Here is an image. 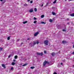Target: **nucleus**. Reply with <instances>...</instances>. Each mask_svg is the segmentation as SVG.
I'll return each mask as SVG.
<instances>
[{"instance_id": "44", "label": "nucleus", "mask_w": 74, "mask_h": 74, "mask_svg": "<svg viewBox=\"0 0 74 74\" xmlns=\"http://www.w3.org/2000/svg\"><path fill=\"white\" fill-rule=\"evenodd\" d=\"M1 1H3V0H0Z\"/></svg>"}, {"instance_id": "34", "label": "nucleus", "mask_w": 74, "mask_h": 74, "mask_svg": "<svg viewBox=\"0 0 74 74\" xmlns=\"http://www.w3.org/2000/svg\"><path fill=\"white\" fill-rule=\"evenodd\" d=\"M27 40H30V38H28L27 39Z\"/></svg>"}, {"instance_id": "15", "label": "nucleus", "mask_w": 74, "mask_h": 74, "mask_svg": "<svg viewBox=\"0 0 74 74\" xmlns=\"http://www.w3.org/2000/svg\"><path fill=\"white\" fill-rule=\"evenodd\" d=\"M35 12H37V9L35 8L34 9Z\"/></svg>"}, {"instance_id": "38", "label": "nucleus", "mask_w": 74, "mask_h": 74, "mask_svg": "<svg viewBox=\"0 0 74 74\" xmlns=\"http://www.w3.org/2000/svg\"><path fill=\"white\" fill-rule=\"evenodd\" d=\"M71 54H73V55H74V52H73V53H71Z\"/></svg>"}, {"instance_id": "32", "label": "nucleus", "mask_w": 74, "mask_h": 74, "mask_svg": "<svg viewBox=\"0 0 74 74\" xmlns=\"http://www.w3.org/2000/svg\"><path fill=\"white\" fill-rule=\"evenodd\" d=\"M44 53L45 54L47 53V51H44Z\"/></svg>"}, {"instance_id": "45", "label": "nucleus", "mask_w": 74, "mask_h": 74, "mask_svg": "<svg viewBox=\"0 0 74 74\" xmlns=\"http://www.w3.org/2000/svg\"><path fill=\"white\" fill-rule=\"evenodd\" d=\"M73 48H74V45H73Z\"/></svg>"}, {"instance_id": "26", "label": "nucleus", "mask_w": 74, "mask_h": 74, "mask_svg": "<svg viewBox=\"0 0 74 74\" xmlns=\"http://www.w3.org/2000/svg\"><path fill=\"white\" fill-rule=\"evenodd\" d=\"M2 49H3L2 48H0V52H1V51Z\"/></svg>"}, {"instance_id": "2", "label": "nucleus", "mask_w": 74, "mask_h": 74, "mask_svg": "<svg viewBox=\"0 0 74 74\" xmlns=\"http://www.w3.org/2000/svg\"><path fill=\"white\" fill-rule=\"evenodd\" d=\"M38 34H39V32H36L35 33V34H34V36L35 37H36V36H37V35Z\"/></svg>"}, {"instance_id": "43", "label": "nucleus", "mask_w": 74, "mask_h": 74, "mask_svg": "<svg viewBox=\"0 0 74 74\" xmlns=\"http://www.w3.org/2000/svg\"><path fill=\"white\" fill-rule=\"evenodd\" d=\"M69 23H69V22H68L67 23V24H68L69 25Z\"/></svg>"}, {"instance_id": "27", "label": "nucleus", "mask_w": 74, "mask_h": 74, "mask_svg": "<svg viewBox=\"0 0 74 74\" xmlns=\"http://www.w3.org/2000/svg\"><path fill=\"white\" fill-rule=\"evenodd\" d=\"M10 37H8V40H10Z\"/></svg>"}, {"instance_id": "12", "label": "nucleus", "mask_w": 74, "mask_h": 74, "mask_svg": "<svg viewBox=\"0 0 74 74\" xmlns=\"http://www.w3.org/2000/svg\"><path fill=\"white\" fill-rule=\"evenodd\" d=\"M12 65H15V63L14 62H12Z\"/></svg>"}, {"instance_id": "47", "label": "nucleus", "mask_w": 74, "mask_h": 74, "mask_svg": "<svg viewBox=\"0 0 74 74\" xmlns=\"http://www.w3.org/2000/svg\"><path fill=\"white\" fill-rule=\"evenodd\" d=\"M69 0V1H73L72 0Z\"/></svg>"}, {"instance_id": "9", "label": "nucleus", "mask_w": 74, "mask_h": 74, "mask_svg": "<svg viewBox=\"0 0 74 74\" xmlns=\"http://www.w3.org/2000/svg\"><path fill=\"white\" fill-rule=\"evenodd\" d=\"M41 24H45L46 23H45L44 22H41Z\"/></svg>"}, {"instance_id": "51", "label": "nucleus", "mask_w": 74, "mask_h": 74, "mask_svg": "<svg viewBox=\"0 0 74 74\" xmlns=\"http://www.w3.org/2000/svg\"><path fill=\"white\" fill-rule=\"evenodd\" d=\"M65 0V1H66V0Z\"/></svg>"}, {"instance_id": "19", "label": "nucleus", "mask_w": 74, "mask_h": 74, "mask_svg": "<svg viewBox=\"0 0 74 74\" xmlns=\"http://www.w3.org/2000/svg\"><path fill=\"white\" fill-rule=\"evenodd\" d=\"M36 42V44H39V43H40V42L38 41H37Z\"/></svg>"}, {"instance_id": "46", "label": "nucleus", "mask_w": 74, "mask_h": 74, "mask_svg": "<svg viewBox=\"0 0 74 74\" xmlns=\"http://www.w3.org/2000/svg\"><path fill=\"white\" fill-rule=\"evenodd\" d=\"M68 20H69V19L68 18L67 19L66 21H68Z\"/></svg>"}, {"instance_id": "39", "label": "nucleus", "mask_w": 74, "mask_h": 74, "mask_svg": "<svg viewBox=\"0 0 74 74\" xmlns=\"http://www.w3.org/2000/svg\"><path fill=\"white\" fill-rule=\"evenodd\" d=\"M42 6H43V4H42V5H41V6L40 5V7H42Z\"/></svg>"}, {"instance_id": "16", "label": "nucleus", "mask_w": 74, "mask_h": 74, "mask_svg": "<svg viewBox=\"0 0 74 74\" xmlns=\"http://www.w3.org/2000/svg\"><path fill=\"white\" fill-rule=\"evenodd\" d=\"M43 55V53H40L39 55H40V56H42Z\"/></svg>"}, {"instance_id": "50", "label": "nucleus", "mask_w": 74, "mask_h": 74, "mask_svg": "<svg viewBox=\"0 0 74 74\" xmlns=\"http://www.w3.org/2000/svg\"><path fill=\"white\" fill-rule=\"evenodd\" d=\"M72 0V1H74V0Z\"/></svg>"}, {"instance_id": "10", "label": "nucleus", "mask_w": 74, "mask_h": 74, "mask_svg": "<svg viewBox=\"0 0 74 74\" xmlns=\"http://www.w3.org/2000/svg\"><path fill=\"white\" fill-rule=\"evenodd\" d=\"M52 14H53V15H56V14L55 13L53 12H52Z\"/></svg>"}, {"instance_id": "41", "label": "nucleus", "mask_w": 74, "mask_h": 74, "mask_svg": "<svg viewBox=\"0 0 74 74\" xmlns=\"http://www.w3.org/2000/svg\"><path fill=\"white\" fill-rule=\"evenodd\" d=\"M61 65H63V63H61Z\"/></svg>"}, {"instance_id": "49", "label": "nucleus", "mask_w": 74, "mask_h": 74, "mask_svg": "<svg viewBox=\"0 0 74 74\" xmlns=\"http://www.w3.org/2000/svg\"><path fill=\"white\" fill-rule=\"evenodd\" d=\"M21 44H23V43H22Z\"/></svg>"}, {"instance_id": "40", "label": "nucleus", "mask_w": 74, "mask_h": 74, "mask_svg": "<svg viewBox=\"0 0 74 74\" xmlns=\"http://www.w3.org/2000/svg\"><path fill=\"white\" fill-rule=\"evenodd\" d=\"M13 61H14V62H15V61H16V60H13Z\"/></svg>"}, {"instance_id": "18", "label": "nucleus", "mask_w": 74, "mask_h": 74, "mask_svg": "<svg viewBox=\"0 0 74 74\" xmlns=\"http://www.w3.org/2000/svg\"><path fill=\"white\" fill-rule=\"evenodd\" d=\"M14 58L15 59H17L18 58V56H15L14 57Z\"/></svg>"}, {"instance_id": "28", "label": "nucleus", "mask_w": 74, "mask_h": 74, "mask_svg": "<svg viewBox=\"0 0 74 74\" xmlns=\"http://www.w3.org/2000/svg\"><path fill=\"white\" fill-rule=\"evenodd\" d=\"M37 53V55H40V53Z\"/></svg>"}, {"instance_id": "35", "label": "nucleus", "mask_w": 74, "mask_h": 74, "mask_svg": "<svg viewBox=\"0 0 74 74\" xmlns=\"http://www.w3.org/2000/svg\"><path fill=\"white\" fill-rule=\"evenodd\" d=\"M48 5V3H47L46 4V6H47L48 5Z\"/></svg>"}, {"instance_id": "31", "label": "nucleus", "mask_w": 74, "mask_h": 74, "mask_svg": "<svg viewBox=\"0 0 74 74\" xmlns=\"http://www.w3.org/2000/svg\"><path fill=\"white\" fill-rule=\"evenodd\" d=\"M34 20H36V19H37V18H36V17H34Z\"/></svg>"}, {"instance_id": "20", "label": "nucleus", "mask_w": 74, "mask_h": 74, "mask_svg": "<svg viewBox=\"0 0 74 74\" xmlns=\"http://www.w3.org/2000/svg\"><path fill=\"white\" fill-rule=\"evenodd\" d=\"M36 42H34V43H33V45H36Z\"/></svg>"}, {"instance_id": "36", "label": "nucleus", "mask_w": 74, "mask_h": 74, "mask_svg": "<svg viewBox=\"0 0 74 74\" xmlns=\"http://www.w3.org/2000/svg\"><path fill=\"white\" fill-rule=\"evenodd\" d=\"M53 74H57V73H56V72H54Z\"/></svg>"}, {"instance_id": "17", "label": "nucleus", "mask_w": 74, "mask_h": 74, "mask_svg": "<svg viewBox=\"0 0 74 74\" xmlns=\"http://www.w3.org/2000/svg\"><path fill=\"white\" fill-rule=\"evenodd\" d=\"M34 66H32L31 67V69H34Z\"/></svg>"}, {"instance_id": "14", "label": "nucleus", "mask_w": 74, "mask_h": 74, "mask_svg": "<svg viewBox=\"0 0 74 74\" xmlns=\"http://www.w3.org/2000/svg\"><path fill=\"white\" fill-rule=\"evenodd\" d=\"M13 56V55L11 54L10 55H9L8 56V58H10V57H11V56Z\"/></svg>"}, {"instance_id": "24", "label": "nucleus", "mask_w": 74, "mask_h": 74, "mask_svg": "<svg viewBox=\"0 0 74 74\" xmlns=\"http://www.w3.org/2000/svg\"><path fill=\"white\" fill-rule=\"evenodd\" d=\"M24 6H27V4L26 3L24 4Z\"/></svg>"}, {"instance_id": "29", "label": "nucleus", "mask_w": 74, "mask_h": 74, "mask_svg": "<svg viewBox=\"0 0 74 74\" xmlns=\"http://www.w3.org/2000/svg\"><path fill=\"white\" fill-rule=\"evenodd\" d=\"M13 69H14V67H12L11 68V70H13Z\"/></svg>"}, {"instance_id": "5", "label": "nucleus", "mask_w": 74, "mask_h": 74, "mask_svg": "<svg viewBox=\"0 0 74 74\" xmlns=\"http://www.w3.org/2000/svg\"><path fill=\"white\" fill-rule=\"evenodd\" d=\"M2 66L3 67L4 69H5V66L4 64H2Z\"/></svg>"}, {"instance_id": "21", "label": "nucleus", "mask_w": 74, "mask_h": 74, "mask_svg": "<svg viewBox=\"0 0 74 74\" xmlns=\"http://www.w3.org/2000/svg\"><path fill=\"white\" fill-rule=\"evenodd\" d=\"M62 42L63 44H65V43H66V41H63Z\"/></svg>"}, {"instance_id": "48", "label": "nucleus", "mask_w": 74, "mask_h": 74, "mask_svg": "<svg viewBox=\"0 0 74 74\" xmlns=\"http://www.w3.org/2000/svg\"><path fill=\"white\" fill-rule=\"evenodd\" d=\"M19 39H18L17 41H19Z\"/></svg>"}, {"instance_id": "42", "label": "nucleus", "mask_w": 74, "mask_h": 74, "mask_svg": "<svg viewBox=\"0 0 74 74\" xmlns=\"http://www.w3.org/2000/svg\"><path fill=\"white\" fill-rule=\"evenodd\" d=\"M32 45V44H31V43H30L29 44V45Z\"/></svg>"}, {"instance_id": "4", "label": "nucleus", "mask_w": 74, "mask_h": 74, "mask_svg": "<svg viewBox=\"0 0 74 74\" xmlns=\"http://www.w3.org/2000/svg\"><path fill=\"white\" fill-rule=\"evenodd\" d=\"M29 12L32 13V12H33V9H31L29 11Z\"/></svg>"}, {"instance_id": "37", "label": "nucleus", "mask_w": 74, "mask_h": 74, "mask_svg": "<svg viewBox=\"0 0 74 74\" xmlns=\"http://www.w3.org/2000/svg\"><path fill=\"white\" fill-rule=\"evenodd\" d=\"M30 1V0H27L28 2H29V1Z\"/></svg>"}, {"instance_id": "23", "label": "nucleus", "mask_w": 74, "mask_h": 74, "mask_svg": "<svg viewBox=\"0 0 74 74\" xmlns=\"http://www.w3.org/2000/svg\"><path fill=\"white\" fill-rule=\"evenodd\" d=\"M27 64H25L24 65H22V66H26L27 65Z\"/></svg>"}, {"instance_id": "6", "label": "nucleus", "mask_w": 74, "mask_h": 74, "mask_svg": "<svg viewBox=\"0 0 74 74\" xmlns=\"http://www.w3.org/2000/svg\"><path fill=\"white\" fill-rule=\"evenodd\" d=\"M70 16H74V13H73L71 14Z\"/></svg>"}, {"instance_id": "33", "label": "nucleus", "mask_w": 74, "mask_h": 74, "mask_svg": "<svg viewBox=\"0 0 74 74\" xmlns=\"http://www.w3.org/2000/svg\"><path fill=\"white\" fill-rule=\"evenodd\" d=\"M30 3H33V1H31L30 2Z\"/></svg>"}, {"instance_id": "25", "label": "nucleus", "mask_w": 74, "mask_h": 74, "mask_svg": "<svg viewBox=\"0 0 74 74\" xmlns=\"http://www.w3.org/2000/svg\"><path fill=\"white\" fill-rule=\"evenodd\" d=\"M56 3V0L54 1L53 3Z\"/></svg>"}, {"instance_id": "3", "label": "nucleus", "mask_w": 74, "mask_h": 74, "mask_svg": "<svg viewBox=\"0 0 74 74\" xmlns=\"http://www.w3.org/2000/svg\"><path fill=\"white\" fill-rule=\"evenodd\" d=\"M47 63H49V62L47 61H45L43 64V65L44 66H45V64Z\"/></svg>"}, {"instance_id": "7", "label": "nucleus", "mask_w": 74, "mask_h": 74, "mask_svg": "<svg viewBox=\"0 0 74 74\" xmlns=\"http://www.w3.org/2000/svg\"><path fill=\"white\" fill-rule=\"evenodd\" d=\"M50 22H52L53 20L52 19H50L49 20Z\"/></svg>"}, {"instance_id": "22", "label": "nucleus", "mask_w": 74, "mask_h": 74, "mask_svg": "<svg viewBox=\"0 0 74 74\" xmlns=\"http://www.w3.org/2000/svg\"><path fill=\"white\" fill-rule=\"evenodd\" d=\"M63 32H66V29H63L62 30Z\"/></svg>"}, {"instance_id": "30", "label": "nucleus", "mask_w": 74, "mask_h": 74, "mask_svg": "<svg viewBox=\"0 0 74 74\" xmlns=\"http://www.w3.org/2000/svg\"><path fill=\"white\" fill-rule=\"evenodd\" d=\"M37 21H35L34 22V23H36V22H37Z\"/></svg>"}, {"instance_id": "11", "label": "nucleus", "mask_w": 74, "mask_h": 74, "mask_svg": "<svg viewBox=\"0 0 74 74\" xmlns=\"http://www.w3.org/2000/svg\"><path fill=\"white\" fill-rule=\"evenodd\" d=\"M44 15H42L41 16V18H44Z\"/></svg>"}, {"instance_id": "52", "label": "nucleus", "mask_w": 74, "mask_h": 74, "mask_svg": "<svg viewBox=\"0 0 74 74\" xmlns=\"http://www.w3.org/2000/svg\"><path fill=\"white\" fill-rule=\"evenodd\" d=\"M59 52H60V51H59Z\"/></svg>"}, {"instance_id": "13", "label": "nucleus", "mask_w": 74, "mask_h": 74, "mask_svg": "<svg viewBox=\"0 0 74 74\" xmlns=\"http://www.w3.org/2000/svg\"><path fill=\"white\" fill-rule=\"evenodd\" d=\"M51 55L52 56H54L55 55V53H51Z\"/></svg>"}, {"instance_id": "8", "label": "nucleus", "mask_w": 74, "mask_h": 74, "mask_svg": "<svg viewBox=\"0 0 74 74\" xmlns=\"http://www.w3.org/2000/svg\"><path fill=\"white\" fill-rule=\"evenodd\" d=\"M27 23V21H24L23 23V24H25V23Z\"/></svg>"}, {"instance_id": "1", "label": "nucleus", "mask_w": 74, "mask_h": 74, "mask_svg": "<svg viewBox=\"0 0 74 74\" xmlns=\"http://www.w3.org/2000/svg\"><path fill=\"white\" fill-rule=\"evenodd\" d=\"M48 40H47L44 41V44L46 45H48Z\"/></svg>"}]
</instances>
